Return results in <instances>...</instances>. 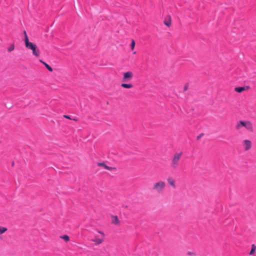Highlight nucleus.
<instances>
[{"label": "nucleus", "mask_w": 256, "mask_h": 256, "mask_svg": "<svg viewBox=\"0 0 256 256\" xmlns=\"http://www.w3.org/2000/svg\"><path fill=\"white\" fill-rule=\"evenodd\" d=\"M242 127H244L246 130L250 132L254 131L253 125L249 120H240L237 122L235 126L237 130H240Z\"/></svg>", "instance_id": "1"}, {"label": "nucleus", "mask_w": 256, "mask_h": 256, "mask_svg": "<svg viewBox=\"0 0 256 256\" xmlns=\"http://www.w3.org/2000/svg\"><path fill=\"white\" fill-rule=\"evenodd\" d=\"M26 47L32 51V54L36 57H39L40 56V50L37 48L36 44L29 42L28 38H26Z\"/></svg>", "instance_id": "2"}, {"label": "nucleus", "mask_w": 256, "mask_h": 256, "mask_svg": "<svg viewBox=\"0 0 256 256\" xmlns=\"http://www.w3.org/2000/svg\"><path fill=\"white\" fill-rule=\"evenodd\" d=\"M182 155V152H176L174 154L170 162V166L172 168L176 169L178 167Z\"/></svg>", "instance_id": "3"}, {"label": "nucleus", "mask_w": 256, "mask_h": 256, "mask_svg": "<svg viewBox=\"0 0 256 256\" xmlns=\"http://www.w3.org/2000/svg\"><path fill=\"white\" fill-rule=\"evenodd\" d=\"M166 186V184L163 181H159L154 184L152 189L158 194L162 192Z\"/></svg>", "instance_id": "4"}, {"label": "nucleus", "mask_w": 256, "mask_h": 256, "mask_svg": "<svg viewBox=\"0 0 256 256\" xmlns=\"http://www.w3.org/2000/svg\"><path fill=\"white\" fill-rule=\"evenodd\" d=\"M134 76L133 73L130 71H128L124 73L122 82H128L130 81Z\"/></svg>", "instance_id": "5"}, {"label": "nucleus", "mask_w": 256, "mask_h": 256, "mask_svg": "<svg viewBox=\"0 0 256 256\" xmlns=\"http://www.w3.org/2000/svg\"><path fill=\"white\" fill-rule=\"evenodd\" d=\"M242 147L245 151L250 150L252 147V143L250 140H245L242 142Z\"/></svg>", "instance_id": "6"}, {"label": "nucleus", "mask_w": 256, "mask_h": 256, "mask_svg": "<svg viewBox=\"0 0 256 256\" xmlns=\"http://www.w3.org/2000/svg\"><path fill=\"white\" fill-rule=\"evenodd\" d=\"M98 232L102 235V238H97L96 236L94 238L91 240V241L96 242V244H102L104 240V234L102 232H100V231H98Z\"/></svg>", "instance_id": "7"}, {"label": "nucleus", "mask_w": 256, "mask_h": 256, "mask_svg": "<svg viewBox=\"0 0 256 256\" xmlns=\"http://www.w3.org/2000/svg\"><path fill=\"white\" fill-rule=\"evenodd\" d=\"M168 184L170 186L173 188H176V181L172 176H168L167 178Z\"/></svg>", "instance_id": "8"}, {"label": "nucleus", "mask_w": 256, "mask_h": 256, "mask_svg": "<svg viewBox=\"0 0 256 256\" xmlns=\"http://www.w3.org/2000/svg\"><path fill=\"white\" fill-rule=\"evenodd\" d=\"M250 88V86H243V87H241V86L236 87L234 88V90L236 92H238V93H240V92H244V90H248Z\"/></svg>", "instance_id": "9"}, {"label": "nucleus", "mask_w": 256, "mask_h": 256, "mask_svg": "<svg viewBox=\"0 0 256 256\" xmlns=\"http://www.w3.org/2000/svg\"><path fill=\"white\" fill-rule=\"evenodd\" d=\"M98 166H103L105 169L106 170H115L116 169V168H114V167H110V166H108L107 165H106L105 164L104 162H98Z\"/></svg>", "instance_id": "10"}, {"label": "nucleus", "mask_w": 256, "mask_h": 256, "mask_svg": "<svg viewBox=\"0 0 256 256\" xmlns=\"http://www.w3.org/2000/svg\"><path fill=\"white\" fill-rule=\"evenodd\" d=\"M172 18L170 16H168L164 20V24L168 26H170L171 25Z\"/></svg>", "instance_id": "11"}, {"label": "nucleus", "mask_w": 256, "mask_h": 256, "mask_svg": "<svg viewBox=\"0 0 256 256\" xmlns=\"http://www.w3.org/2000/svg\"><path fill=\"white\" fill-rule=\"evenodd\" d=\"M112 222L116 225L118 224H120L119 220L117 216H112Z\"/></svg>", "instance_id": "12"}, {"label": "nucleus", "mask_w": 256, "mask_h": 256, "mask_svg": "<svg viewBox=\"0 0 256 256\" xmlns=\"http://www.w3.org/2000/svg\"><path fill=\"white\" fill-rule=\"evenodd\" d=\"M39 61H40V62L42 63L50 72H52V70H53L52 68L48 64H47L46 62H44L42 61L41 60H40Z\"/></svg>", "instance_id": "13"}, {"label": "nucleus", "mask_w": 256, "mask_h": 256, "mask_svg": "<svg viewBox=\"0 0 256 256\" xmlns=\"http://www.w3.org/2000/svg\"><path fill=\"white\" fill-rule=\"evenodd\" d=\"M121 86L126 88H131L133 87V85L131 84L122 83Z\"/></svg>", "instance_id": "14"}, {"label": "nucleus", "mask_w": 256, "mask_h": 256, "mask_svg": "<svg viewBox=\"0 0 256 256\" xmlns=\"http://www.w3.org/2000/svg\"><path fill=\"white\" fill-rule=\"evenodd\" d=\"M256 250V246L254 244H252V249L249 253V254L251 255V256L254 255L255 254Z\"/></svg>", "instance_id": "15"}, {"label": "nucleus", "mask_w": 256, "mask_h": 256, "mask_svg": "<svg viewBox=\"0 0 256 256\" xmlns=\"http://www.w3.org/2000/svg\"><path fill=\"white\" fill-rule=\"evenodd\" d=\"M8 230V228L6 227L0 226V234H2Z\"/></svg>", "instance_id": "16"}, {"label": "nucleus", "mask_w": 256, "mask_h": 256, "mask_svg": "<svg viewBox=\"0 0 256 256\" xmlns=\"http://www.w3.org/2000/svg\"><path fill=\"white\" fill-rule=\"evenodd\" d=\"M60 238L64 240L66 242H68L70 240V238L68 235H64L60 236Z\"/></svg>", "instance_id": "17"}, {"label": "nucleus", "mask_w": 256, "mask_h": 256, "mask_svg": "<svg viewBox=\"0 0 256 256\" xmlns=\"http://www.w3.org/2000/svg\"><path fill=\"white\" fill-rule=\"evenodd\" d=\"M130 46H131V49L132 50H133L135 46V42L134 40H132Z\"/></svg>", "instance_id": "18"}, {"label": "nucleus", "mask_w": 256, "mask_h": 256, "mask_svg": "<svg viewBox=\"0 0 256 256\" xmlns=\"http://www.w3.org/2000/svg\"><path fill=\"white\" fill-rule=\"evenodd\" d=\"M188 88V84L186 83L184 84V91L186 92Z\"/></svg>", "instance_id": "19"}, {"label": "nucleus", "mask_w": 256, "mask_h": 256, "mask_svg": "<svg viewBox=\"0 0 256 256\" xmlns=\"http://www.w3.org/2000/svg\"><path fill=\"white\" fill-rule=\"evenodd\" d=\"M14 50V45H12L8 48V52H10Z\"/></svg>", "instance_id": "20"}, {"label": "nucleus", "mask_w": 256, "mask_h": 256, "mask_svg": "<svg viewBox=\"0 0 256 256\" xmlns=\"http://www.w3.org/2000/svg\"><path fill=\"white\" fill-rule=\"evenodd\" d=\"M24 42L26 43V38H28V36H27V34H26V30H24Z\"/></svg>", "instance_id": "21"}, {"label": "nucleus", "mask_w": 256, "mask_h": 256, "mask_svg": "<svg viewBox=\"0 0 256 256\" xmlns=\"http://www.w3.org/2000/svg\"><path fill=\"white\" fill-rule=\"evenodd\" d=\"M204 134L203 133H201L198 136H196V140H200L204 136Z\"/></svg>", "instance_id": "22"}, {"label": "nucleus", "mask_w": 256, "mask_h": 256, "mask_svg": "<svg viewBox=\"0 0 256 256\" xmlns=\"http://www.w3.org/2000/svg\"><path fill=\"white\" fill-rule=\"evenodd\" d=\"M64 117L68 119L72 120V118L69 116L68 115H64Z\"/></svg>", "instance_id": "23"}, {"label": "nucleus", "mask_w": 256, "mask_h": 256, "mask_svg": "<svg viewBox=\"0 0 256 256\" xmlns=\"http://www.w3.org/2000/svg\"><path fill=\"white\" fill-rule=\"evenodd\" d=\"M187 254H188V255H192V254L194 255V256L195 255V254H194V252H188L187 253Z\"/></svg>", "instance_id": "24"}, {"label": "nucleus", "mask_w": 256, "mask_h": 256, "mask_svg": "<svg viewBox=\"0 0 256 256\" xmlns=\"http://www.w3.org/2000/svg\"><path fill=\"white\" fill-rule=\"evenodd\" d=\"M72 120H74V121H77V120H77L76 118H72Z\"/></svg>", "instance_id": "25"}, {"label": "nucleus", "mask_w": 256, "mask_h": 256, "mask_svg": "<svg viewBox=\"0 0 256 256\" xmlns=\"http://www.w3.org/2000/svg\"><path fill=\"white\" fill-rule=\"evenodd\" d=\"M72 120H74V121H77V120H77L76 118H72Z\"/></svg>", "instance_id": "26"}, {"label": "nucleus", "mask_w": 256, "mask_h": 256, "mask_svg": "<svg viewBox=\"0 0 256 256\" xmlns=\"http://www.w3.org/2000/svg\"><path fill=\"white\" fill-rule=\"evenodd\" d=\"M14 165V162H12V166H13Z\"/></svg>", "instance_id": "27"}]
</instances>
